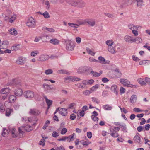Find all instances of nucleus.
I'll list each match as a JSON object with an SVG mask.
<instances>
[{"instance_id":"obj_46","label":"nucleus","mask_w":150,"mask_h":150,"mask_svg":"<svg viewBox=\"0 0 150 150\" xmlns=\"http://www.w3.org/2000/svg\"><path fill=\"white\" fill-rule=\"evenodd\" d=\"M39 53V52L38 50L33 51L31 52L30 55L31 56L35 57Z\"/></svg>"},{"instance_id":"obj_63","label":"nucleus","mask_w":150,"mask_h":150,"mask_svg":"<svg viewBox=\"0 0 150 150\" xmlns=\"http://www.w3.org/2000/svg\"><path fill=\"white\" fill-rule=\"evenodd\" d=\"M76 118V115L74 113L71 114L70 116V118L72 120H74Z\"/></svg>"},{"instance_id":"obj_17","label":"nucleus","mask_w":150,"mask_h":150,"mask_svg":"<svg viewBox=\"0 0 150 150\" xmlns=\"http://www.w3.org/2000/svg\"><path fill=\"white\" fill-rule=\"evenodd\" d=\"M134 141L139 144H141L142 141L141 140L140 135L138 133L136 134V136L134 137Z\"/></svg>"},{"instance_id":"obj_20","label":"nucleus","mask_w":150,"mask_h":150,"mask_svg":"<svg viewBox=\"0 0 150 150\" xmlns=\"http://www.w3.org/2000/svg\"><path fill=\"white\" fill-rule=\"evenodd\" d=\"M40 113V112L36 109H30L29 111V113L35 115H38Z\"/></svg>"},{"instance_id":"obj_5","label":"nucleus","mask_w":150,"mask_h":150,"mask_svg":"<svg viewBox=\"0 0 150 150\" xmlns=\"http://www.w3.org/2000/svg\"><path fill=\"white\" fill-rule=\"evenodd\" d=\"M120 81L121 83L125 86H129L131 87H134L135 88L137 87V86L130 85V82L128 80L124 78H120Z\"/></svg>"},{"instance_id":"obj_4","label":"nucleus","mask_w":150,"mask_h":150,"mask_svg":"<svg viewBox=\"0 0 150 150\" xmlns=\"http://www.w3.org/2000/svg\"><path fill=\"white\" fill-rule=\"evenodd\" d=\"M92 68L89 67H80L77 70V72L79 73L83 72L87 74H89L92 71Z\"/></svg>"},{"instance_id":"obj_62","label":"nucleus","mask_w":150,"mask_h":150,"mask_svg":"<svg viewBox=\"0 0 150 150\" xmlns=\"http://www.w3.org/2000/svg\"><path fill=\"white\" fill-rule=\"evenodd\" d=\"M59 136L58 133L56 131H54L53 132L52 136L54 137H57Z\"/></svg>"},{"instance_id":"obj_1","label":"nucleus","mask_w":150,"mask_h":150,"mask_svg":"<svg viewBox=\"0 0 150 150\" xmlns=\"http://www.w3.org/2000/svg\"><path fill=\"white\" fill-rule=\"evenodd\" d=\"M106 44L108 46V50L110 53L114 54L116 53L117 52L115 50V45L113 46L114 45V42L111 40H107L105 42Z\"/></svg>"},{"instance_id":"obj_9","label":"nucleus","mask_w":150,"mask_h":150,"mask_svg":"<svg viewBox=\"0 0 150 150\" xmlns=\"http://www.w3.org/2000/svg\"><path fill=\"white\" fill-rule=\"evenodd\" d=\"M59 108H57L55 112L54 113L55 114L58 111H59V113L62 115L63 116H66L67 113V110L64 108H62L59 110Z\"/></svg>"},{"instance_id":"obj_18","label":"nucleus","mask_w":150,"mask_h":150,"mask_svg":"<svg viewBox=\"0 0 150 150\" xmlns=\"http://www.w3.org/2000/svg\"><path fill=\"white\" fill-rule=\"evenodd\" d=\"M128 27L129 29L132 30L134 29V28H135L136 29H138L139 27L141 28H142V27L141 26H139L135 25L131 23L129 24L128 25Z\"/></svg>"},{"instance_id":"obj_7","label":"nucleus","mask_w":150,"mask_h":150,"mask_svg":"<svg viewBox=\"0 0 150 150\" xmlns=\"http://www.w3.org/2000/svg\"><path fill=\"white\" fill-rule=\"evenodd\" d=\"M23 95L26 98H30L34 96V93L30 91H27L24 92Z\"/></svg>"},{"instance_id":"obj_45","label":"nucleus","mask_w":150,"mask_h":150,"mask_svg":"<svg viewBox=\"0 0 150 150\" xmlns=\"http://www.w3.org/2000/svg\"><path fill=\"white\" fill-rule=\"evenodd\" d=\"M99 85L98 84H97L95 85L91 88V91H94L96 90L99 87Z\"/></svg>"},{"instance_id":"obj_57","label":"nucleus","mask_w":150,"mask_h":150,"mask_svg":"<svg viewBox=\"0 0 150 150\" xmlns=\"http://www.w3.org/2000/svg\"><path fill=\"white\" fill-rule=\"evenodd\" d=\"M5 110V109L3 104L2 103H0V111L1 112H4Z\"/></svg>"},{"instance_id":"obj_36","label":"nucleus","mask_w":150,"mask_h":150,"mask_svg":"<svg viewBox=\"0 0 150 150\" xmlns=\"http://www.w3.org/2000/svg\"><path fill=\"white\" fill-rule=\"evenodd\" d=\"M4 106L7 109L10 108L11 106V103L9 101H6L4 103Z\"/></svg>"},{"instance_id":"obj_32","label":"nucleus","mask_w":150,"mask_h":150,"mask_svg":"<svg viewBox=\"0 0 150 150\" xmlns=\"http://www.w3.org/2000/svg\"><path fill=\"white\" fill-rule=\"evenodd\" d=\"M44 98L45 99L46 102V103L48 105V108L49 109L50 107V106L52 104V100H49L47 98V97L46 96H45L44 97Z\"/></svg>"},{"instance_id":"obj_58","label":"nucleus","mask_w":150,"mask_h":150,"mask_svg":"<svg viewBox=\"0 0 150 150\" xmlns=\"http://www.w3.org/2000/svg\"><path fill=\"white\" fill-rule=\"evenodd\" d=\"M133 111L135 112H142L143 110H142L140 109L137 108H135L133 109Z\"/></svg>"},{"instance_id":"obj_30","label":"nucleus","mask_w":150,"mask_h":150,"mask_svg":"<svg viewBox=\"0 0 150 150\" xmlns=\"http://www.w3.org/2000/svg\"><path fill=\"white\" fill-rule=\"evenodd\" d=\"M68 3L71 5L74 6H77L78 5V1L70 0Z\"/></svg>"},{"instance_id":"obj_25","label":"nucleus","mask_w":150,"mask_h":150,"mask_svg":"<svg viewBox=\"0 0 150 150\" xmlns=\"http://www.w3.org/2000/svg\"><path fill=\"white\" fill-rule=\"evenodd\" d=\"M8 33L11 35H16L17 34V31L14 28H12L8 30Z\"/></svg>"},{"instance_id":"obj_27","label":"nucleus","mask_w":150,"mask_h":150,"mask_svg":"<svg viewBox=\"0 0 150 150\" xmlns=\"http://www.w3.org/2000/svg\"><path fill=\"white\" fill-rule=\"evenodd\" d=\"M145 79H143L139 78L137 79L138 82L142 86L146 85V83L144 81Z\"/></svg>"},{"instance_id":"obj_54","label":"nucleus","mask_w":150,"mask_h":150,"mask_svg":"<svg viewBox=\"0 0 150 150\" xmlns=\"http://www.w3.org/2000/svg\"><path fill=\"white\" fill-rule=\"evenodd\" d=\"M67 130L66 128H63L61 131L60 133L62 135H64L67 132Z\"/></svg>"},{"instance_id":"obj_19","label":"nucleus","mask_w":150,"mask_h":150,"mask_svg":"<svg viewBox=\"0 0 150 150\" xmlns=\"http://www.w3.org/2000/svg\"><path fill=\"white\" fill-rule=\"evenodd\" d=\"M23 93L22 90L20 88H18L15 90L14 94L16 96L20 97L22 95Z\"/></svg>"},{"instance_id":"obj_47","label":"nucleus","mask_w":150,"mask_h":150,"mask_svg":"<svg viewBox=\"0 0 150 150\" xmlns=\"http://www.w3.org/2000/svg\"><path fill=\"white\" fill-rule=\"evenodd\" d=\"M24 130L27 132H30L32 130V128L30 126L27 125L24 128Z\"/></svg>"},{"instance_id":"obj_43","label":"nucleus","mask_w":150,"mask_h":150,"mask_svg":"<svg viewBox=\"0 0 150 150\" xmlns=\"http://www.w3.org/2000/svg\"><path fill=\"white\" fill-rule=\"evenodd\" d=\"M120 127L122 129V130L125 132H127L126 126L125 124H123L120 125Z\"/></svg>"},{"instance_id":"obj_8","label":"nucleus","mask_w":150,"mask_h":150,"mask_svg":"<svg viewBox=\"0 0 150 150\" xmlns=\"http://www.w3.org/2000/svg\"><path fill=\"white\" fill-rule=\"evenodd\" d=\"M49 58V56L46 54H42L37 57L38 61L43 62L48 60Z\"/></svg>"},{"instance_id":"obj_23","label":"nucleus","mask_w":150,"mask_h":150,"mask_svg":"<svg viewBox=\"0 0 150 150\" xmlns=\"http://www.w3.org/2000/svg\"><path fill=\"white\" fill-rule=\"evenodd\" d=\"M50 42L51 44L55 45H58L59 42V40L55 38L51 39L50 40Z\"/></svg>"},{"instance_id":"obj_52","label":"nucleus","mask_w":150,"mask_h":150,"mask_svg":"<svg viewBox=\"0 0 150 150\" xmlns=\"http://www.w3.org/2000/svg\"><path fill=\"white\" fill-rule=\"evenodd\" d=\"M42 15L45 18H50L49 13L47 11H45L42 13Z\"/></svg>"},{"instance_id":"obj_38","label":"nucleus","mask_w":150,"mask_h":150,"mask_svg":"<svg viewBox=\"0 0 150 150\" xmlns=\"http://www.w3.org/2000/svg\"><path fill=\"white\" fill-rule=\"evenodd\" d=\"M103 108L104 109L106 110H110L112 108V107L109 105H104L103 106Z\"/></svg>"},{"instance_id":"obj_11","label":"nucleus","mask_w":150,"mask_h":150,"mask_svg":"<svg viewBox=\"0 0 150 150\" xmlns=\"http://www.w3.org/2000/svg\"><path fill=\"white\" fill-rule=\"evenodd\" d=\"M64 80L65 81H72V82H74L75 81H79L81 80V79L79 78L75 77L68 76L64 78Z\"/></svg>"},{"instance_id":"obj_34","label":"nucleus","mask_w":150,"mask_h":150,"mask_svg":"<svg viewBox=\"0 0 150 150\" xmlns=\"http://www.w3.org/2000/svg\"><path fill=\"white\" fill-rule=\"evenodd\" d=\"M137 96L135 95H132L130 98V101L132 103H134L136 102L137 100Z\"/></svg>"},{"instance_id":"obj_10","label":"nucleus","mask_w":150,"mask_h":150,"mask_svg":"<svg viewBox=\"0 0 150 150\" xmlns=\"http://www.w3.org/2000/svg\"><path fill=\"white\" fill-rule=\"evenodd\" d=\"M134 38L132 36L129 35H126L124 38V40L127 42L132 43L135 41L134 40Z\"/></svg>"},{"instance_id":"obj_53","label":"nucleus","mask_w":150,"mask_h":150,"mask_svg":"<svg viewBox=\"0 0 150 150\" xmlns=\"http://www.w3.org/2000/svg\"><path fill=\"white\" fill-rule=\"evenodd\" d=\"M91 99L93 102L96 103L97 104H98L100 102L99 100L96 98L93 97H92Z\"/></svg>"},{"instance_id":"obj_13","label":"nucleus","mask_w":150,"mask_h":150,"mask_svg":"<svg viewBox=\"0 0 150 150\" xmlns=\"http://www.w3.org/2000/svg\"><path fill=\"white\" fill-rule=\"evenodd\" d=\"M11 84H14L17 87H20L21 86L20 82L18 81L16 79H12L11 82Z\"/></svg>"},{"instance_id":"obj_35","label":"nucleus","mask_w":150,"mask_h":150,"mask_svg":"<svg viewBox=\"0 0 150 150\" xmlns=\"http://www.w3.org/2000/svg\"><path fill=\"white\" fill-rule=\"evenodd\" d=\"M98 59L99 60L100 62L102 64H105L106 63L105 59L101 56H99L98 57Z\"/></svg>"},{"instance_id":"obj_56","label":"nucleus","mask_w":150,"mask_h":150,"mask_svg":"<svg viewBox=\"0 0 150 150\" xmlns=\"http://www.w3.org/2000/svg\"><path fill=\"white\" fill-rule=\"evenodd\" d=\"M43 30H47L51 32H54L55 31L54 30L53 28H48L46 27L44 28V29H43Z\"/></svg>"},{"instance_id":"obj_2","label":"nucleus","mask_w":150,"mask_h":150,"mask_svg":"<svg viewBox=\"0 0 150 150\" xmlns=\"http://www.w3.org/2000/svg\"><path fill=\"white\" fill-rule=\"evenodd\" d=\"M10 132L11 134L12 137L13 138H16L18 135L20 137H22L24 133V132L21 131L20 128H19V133L18 134L16 129L14 128H9Z\"/></svg>"},{"instance_id":"obj_48","label":"nucleus","mask_w":150,"mask_h":150,"mask_svg":"<svg viewBox=\"0 0 150 150\" xmlns=\"http://www.w3.org/2000/svg\"><path fill=\"white\" fill-rule=\"evenodd\" d=\"M16 15H13L12 16L11 18H10L9 19V21L10 22L12 23L16 19Z\"/></svg>"},{"instance_id":"obj_33","label":"nucleus","mask_w":150,"mask_h":150,"mask_svg":"<svg viewBox=\"0 0 150 150\" xmlns=\"http://www.w3.org/2000/svg\"><path fill=\"white\" fill-rule=\"evenodd\" d=\"M13 112V110L12 109H6V115L9 116L11 113Z\"/></svg>"},{"instance_id":"obj_64","label":"nucleus","mask_w":150,"mask_h":150,"mask_svg":"<svg viewBox=\"0 0 150 150\" xmlns=\"http://www.w3.org/2000/svg\"><path fill=\"white\" fill-rule=\"evenodd\" d=\"M120 91L121 95L123 94L125 92V89L123 87H121L120 89Z\"/></svg>"},{"instance_id":"obj_55","label":"nucleus","mask_w":150,"mask_h":150,"mask_svg":"<svg viewBox=\"0 0 150 150\" xmlns=\"http://www.w3.org/2000/svg\"><path fill=\"white\" fill-rule=\"evenodd\" d=\"M42 138H43L39 142V144L40 145L44 146L45 145V139L43 137H42Z\"/></svg>"},{"instance_id":"obj_14","label":"nucleus","mask_w":150,"mask_h":150,"mask_svg":"<svg viewBox=\"0 0 150 150\" xmlns=\"http://www.w3.org/2000/svg\"><path fill=\"white\" fill-rule=\"evenodd\" d=\"M9 42L6 40L3 41L1 45H0V47L2 49H5L8 47Z\"/></svg>"},{"instance_id":"obj_12","label":"nucleus","mask_w":150,"mask_h":150,"mask_svg":"<svg viewBox=\"0 0 150 150\" xmlns=\"http://www.w3.org/2000/svg\"><path fill=\"white\" fill-rule=\"evenodd\" d=\"M26 59L25 57H20L18 58L16 61V63L18 64L23 65L25 62Z\"/></svg>"},{"instance_id":"obj_15","label":"nucleus","mask_w":150,"mask_h":150,"mask_svg":"<svg viewBox=\"0 0 150 150\" xmlns=\"http://www.w3.org/2000/svg\"><path fill=\"white\" fill-rule=\"evenodd\" d=\"M86 23H87L89 25L91 26H93L95 25L96 21L93 19H88L85 20Z\"/></svg>"},{"instance_id":"obj_41","label":"nucleus","mask_w":150,"mask_h":150,"mask_svg":"<svg viewBox=\"0 0 150 150\" xmlns=\"http://www.w3.org/2000/svg\"><path fill=\"white\" fill-rule=\"evenodd\" d=\"M134 40H135V41L133 43L137 42V43H142V39L139 37H137L136 38H134Z\"/></svg>"},{"instance_id":"obj_26","label":"nucleus","mask_w":150,"mask_h":150,"mask_svg":"<svg viewBox=\"0 0 150 150\" xmlns=\"http://www.w3.org/2000/svg\"><path fill=\"white\" fill-rule=\"evenodd\" d=\"M10 89L8 88H3L0 91L1 94H5L9 93L10 92Z\"/></svg>"},{"instance_id":"obj_21","label":"nucleus","mask_w":150,"mask_h":150,"mask_svg":"<svg viewBox=\"0 0 150 150\" xmlns=\"http://www.w3.org/2000/svg\"><path fill=\"white\" fill-rule=\"evenodd\" d=\"M110 89L112 92H113L116 95L118 94V89L117 88L116 85H112Z\"/></svg>"},{"instance_id":"obj_31","label":"nucleus","mask_w":150,"mask_h":150,"mask_svg":"<svg viewBox=\"0 0 150 150\" xmlns=\"http://www.w3.org/2000/svg\"><path fill=\"white\" fill-rule=\"evenodd\" d=\"M42 86L45 90L46 91L52 89V88H51L50 85L46 83L43 84Z\"/></svg>"},{"instance_id":"obj_40","label":"nucleus","mask_w":150,"mask_h":150,"mask_svg":"<svg viewBox=\"0 0 150 150\" xmlns=\"http://www.w3.org/2000/svg\"><path fill=\"white\" fill-rule=\"evenodd\" d=\"M8 132L7 129L3 128V132L2 133V135L4 137H6L8 134Z\"/></svg>"},{"instance_id":"obj_51","label":"nucleus","mask_w":150,"mask_h":150,"mask_svg":"<svg viewBox=\"0 0 150 150\" xmlns=\"http://www.w3.org/2000/svg\"><path fill=\"white\" fill-rule=\"evenodd\" d=\"M68 24L70 26L73 28H77L79 26V25L72 23H69Z\"/></svg>"},{"instance_id":"obj_16","label":"nucleus","mask_w":150,"mask_h":150,"mask_svg":"<svg viewBox=\"0 0 150 150\" xmlns=\"http://www.w3.org/2000/svg\"><path fill=\"white\" fill-rule=\"evenodd\" d=\"M110 134L111 136L114 138H116L118 137V134L117 132H116V131H114L111 129H110Z\"/></svg>"},{"instance_id":"obj_42","label":"nucleus","mask_w":150,"mask_h":150,"mask_svg":"<svg viewBox=\"0 0 150 150\" xmlns=\"http://www.w3.org/2000/svg\"><path fill=\"white\" fill-rule=\"evenodd\" d=\"M19 44L14 45L11 47V50L12 51H16L19 49Z\"/></svg>"},{"instance_id":"obj_39","label":"nucleus","mask_w":150,"mask_h":150,"mask_svg":"<svg viewBox=\"0 0 150 150\" xmlns=\"http://www.w3.org/2000/svg\"><path fill=\"white\" fill-rule=\"evenodd\" d=\"M22 121L24 122H26L28 121L29 122H31L32 121V119L31 118H29L27 117H23L22 118Z\"/></svg>"},{"instance_id":"obj_50","label":"nucleus","mask_w":150,"mask_h":150,"mask_svg":"<svg viewBox=\"0 0 150 150\" xmlns=\"http://www.w3.org/2000/svg\"><path fill=\"white\" fill-rule=\"evenodd\" d=\"M45 73L46 75L51 74L53 73V71L52 69H49L45 70Z\"/></svg>"},{"instance_id":"obj_60","label":"nucleus","mask_w":150,"mask_h":150,"mask_svg":"<svg viewBox=\"0 0 150 150\" xmlns=\"http://www.w3.org/2000/svg\"><path fill=\"white\" fill-rule=\"evenodd\" d=\"M50 122L49 121L47 120L45 123V124L43 127L42 128L44 129H45L46 127L48 126V125L50 123Z\"/></svg>"},{"instance_id":"obj_29","label":"nucleus","mask_w":150,"mask_h":150,"mask_svg":"<svg viewBox=\"0 0 150 150\" xmlns=\"http://www.w3.org/2000/svg\"><path fill=\"white\" fill-rule=\"evenodd\" d=\"M137 2V6L138 7H141L144 5L143 0H135Z\"/></svg>"},{"instance_id":"obj_61","label":"nucleus","mask_w":150,"mask_h":150,"mask_svg":"<svg viewBox=\"0 0 150 150\" xmlns=\"http://www.w3.org/2000/svg\"><path fill=\"white\" fill-rule=\"evenodd\" d=\"M20 107V105L18 103H15L13 105L14 109L16 110H18Z\"/></svg>"},{"instance_id":"obj_24","label":"nucleus","mask_w":150,"mask_h":150,"mask_svg":"<svg viewBox=\"0 0 150 150\" xmlns=\"http://www.w3.org/2000/svg\"><path fill=\"white\" fill-rule=\"evenodd\" d=\"M17 98L14 95H10L9 97V100L11 103H14L16 100Z\"/></svg>"},{"instance_id":"obj_6","label":"nucleus","mask_w":150,"mask_h":150,"mask_svg":"<svg viewBox=\"0 0 150 150\" xmlns=\"http://www.w3.org/2000/svg\"><path fill=\"white\" fill-rule=\"evenodd\" d=\"M66 43V49L69 51H72L74 46L73 45V42L71 40H67L65 42Z\"/></svg>"},{"instance_id":"obj_28","label":"nucleus","mask_w":150,"mask_h":150,"mask_svg":"<svg viewBox=\"0 0 150 150\" xmlns=\"http://www.w3.org/2000/svg\"><path fill=\"white\" fill-rule=\"evenodd\" d=\"M85 3L81 0H78L77 6L79 7H83L85 6Z\"/></svg>"},{"instance_id":"obj_3","label":"nucleus","mask_w":150,"mask_h":150,"mask_svg":"<svg viewBox=\"0 0 150 150\" xmlns=\"http://www.w3.org/2000/svg\"><path fill=\"white\" fill-rule=\"evenodd\" d=\"M25 24L29 28H34L36 25L35 20L32 17H30L28 18Z\"/></svg>"},{"instance_id":"obj_49","label":"nucleus","mask_w":150,"mask_h":150,"mask_svg":"<svg viewBox=\"0 0 150 150\" xmlns=\"http://www.w3.org/2000/svg\"><path fill=\"white\" fill-rule=\"evenodd\" d=\"M86 50L88 54H90L93 56L94 55L95 52L92 51L90 48H87Z\"/></svg>"},{"instance_id":"obj_59","label":"nucleus","mask_w":150,"mask_h":150,"mask_svg":"<svg viewBox=\"0 0 150 150\" xmlns=\"http://www.w3.org/2000/svg\"><path fill=\"white\" fill-rule=\"evenodd\" d=\"M91 93V91L86 90L83 92V94L86 96L89 95Z\"/></svg>"},{"instance_id":"obj_22","label":"nucleus","mask_w":150,"mask_h":150,"mask_svg":"<svg viewBox=\"0 0 150 150\" xmlns=\"http://www.w3.org/2000/svg\"><path fill=\"white\" fill-rule=\"evenodd\" d=\"M94 82V81L93 79L87 80H83L82 81V83L85 85H91Z\"/></svg>"},{"instance_id":"obj_37","label":"nucleus","mask_w":150,"mask_h":150,"mask_svg":"<svg viewBox=\"0 0 150 150\" xmlns=\"http://www.w3.org/2000/svg\"><path fill=\"white\" fill-rule=\"evenodd\" d=\"M102 72H101V73H98L96 71H91V74L93 75V76L95 77H98L100 76V75L101 74Z\"/></svg>"},{"instance_id":"obj_44","label":"nucleus","mask_w":150,"mask_h":150,"mask_svg":"<svg viewBox=\"0 0 150 150\" xmlns=\"http://www.w3.org/2000/svg\"><path fill=\"white\" fill-rule=\"evenodd\" d=\"M115 76L117 78H119L122 75L121 73L120 72L118 69H116L115 70Z\"/></svg>"}]
</instances>
